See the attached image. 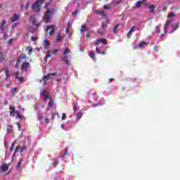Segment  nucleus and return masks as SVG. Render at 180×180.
Wrapping results in <instances>:
<instances>
[{
    "label": "nucleus",
    "instance_id": "nucleus-1",
    "mask_svg": "<svg viewBox=\"0 0 180 180\" xmlns=\"http://www.w3.org/2000/svg\"><path fill=\"white\" fill-rule=\"evenodd\" d=\"M41 94L45 101L49 100L48 107L46 108V111L49 112V110H50V108H53V106H54V101H53V98L50 97V92H49L47 90H43Z\"/></svg>",
    "mask_w": 180,
    "mask_h": 180
},
{
    "label": "nucleus",
    "instance_id": "nucleus-2",
    "mask_svg": "<svg viewBox=\"0 0 180 180\" xmlns=\"http://www.w3.org/2000/svg\"><path fill=\"white\" fill-rule=\"evenodd\" d=\"M44 4V0H38L32 4V10L34 12L39 13L41 11V5Z\"/></svg>",
    "mask_w": 180,
    "mask_h": 180
},
{
    "label": "nucleus",
    "instance_id": "nucleus-3",
    "mask_svg": "<svg viewBox=\"0 0 180 180\" xmlns=\"http://www.w3.org/2000/svg\"><path fill=\"white\" fill-rule=\"evenodd\" d=\"M71 53V49L66 48L65 49V50L63 51V56L64 58H62V61H63L64 63H65V64H67V65H70V60H68V56H67V54Z\"/></svg>",
    "mask_w": 180,
    "mask_h": 180
},
{
    "label": "nucleus",
    "instance_id": "nucleus-4",
    "mask_svg": "<svg viewBox=\"0 0 180 180\" xmlns=\"http://www.w3.org/2000/svg\"><path fill=\"white\" fill-rule=\"evenodd\" d=\"M57 72L49 73L46 75H44L42 77V81H47L49 79H53V77H56Z\"/></svg>",
    "mask_w": 180,
    "mask_h": 180
},
{
    "label": "nucleus",
    "instance_id": "nucleus-5",
    "mask_svg": "<svg viewBox=\"0 0 180 180\" xmlns=\"http://www.w3.org/2000/svg\"><path fill=\"white\" fill-rule=\"evenodd\" d=\"M30 67V63L29 62L22 63L20 70L22 72H27V68Z\"/></svg>",
    "mask_w": 180,
    "mask_h": 180
},
{
    "label": "nucleus",
    "instance_id": "nucleus-6",
    "mask_svg": "<svg viewBox=\"0 0 180 180\" xmlns=\"http://www.w3.org/2000/svg\"><path fill=\"white\" fill-rule=\"evenodd\" d=\"M51 15V11H50L49 10H47L45 13V16L44 18V21L45 22V23H49L50 22Z\"/></svg>",
    "mask_w": 180,
    "mask_h": 180
},
{
    "label": "nucleus",
    "instance_id": "nucleus-7",
    "mask_svg": "<svg viewBox=\"0 0 180 180\" xmlns=\"http://www.w3.org/2000/svg\"><path fill=\"white\" fill-rule=\"evenodd\" d=\"M96 13H97V15H101V16H103L104 18H105L107 23H109V18H108V15H106V13H105L104 11L98 10L96 11Z\"/></svg>",
    "mask_w": 180,
    "mask_h": 180
},
{
    "label": "nucleus",
    "instance_id": "nucleus-8",
    "mask_svg": "<svg viewBox=\"0 0 180 180\" xmlns=\"http://www.w3.org/2000/svg\"><path fill=\"white\" fill-rule=\"evenodd\" d=\"M23 58L25 59L27 58L26 53H21V55L18 57L16 62V67H18V64H20L22 63V60H23Z\"/></svg>",
    "mask_w": 180,
    "mask_h": 180
},
{
    "label": "nucleus",
    "instance_id": "nucleus-9",
    "mask_svg": "<svg viewBox=\"0 0 180 180\" xmlns=\"http://www.w3.org/2000/svg\"><path fill=\"white\" fill-rule=\"evenodd\" d=\"M49 29H50L49 36H52L54 33V30H56V26H54V25H48L46 27V30H49Z\"/></svg>",
    "mask_w": 180,
    "mask_h": 180
},
{
    "label": "nucleus",
    "instance_id": "nucleus-10",
    "mask_svg": "<svg viewBox=\"0 0 180 180\" xmlns=\"http://www.w3.org/2000/svg\"><path fill=\"white\" fill-rule=\"evenodd\" d=\"M9 168V165L4 163L0 167V172H4L5 171H8Z\"/></svg>",
    "mask_w": 180,
    "mask_h": 180
},
{
    "label": "nucleus",
    "instance_id": "nucleus-11",
    "mask_svg": "<svg viewBox=\"0 0 180 180\" xmlns=\"http://www.w3.org/2000/svg\"><path fill=\"white\" fill-rule=\"evenodd\" d=\"M9 110H10L9 113H10L11 117H15V112H18V110H15V107L13 106H10Z\"/></svg>",
    "mask_w": 180,
    "mask_h": 180
},
{
    "label": "nucleus",
    "instance_id": "nucleus-12",
    "mask_svg": "<svg viewBox=\"0 0 180 180\" xmlns=\"http://www.w3.org/2000/svg\"><path fill=\"white\" fill-rule=\"evenodd\" d=\"M6 25V20H4L0 25V30L5 32V25Z\"/></svg>",
    "mask_w": 180,
    "mask_h": 180
},
{
    "label": "nucleus",
    "instance_id": "nucleus-13",
    "mask_svg": "<svg viewBox=\"0 0 180 180\" xmlns=\"http://www.w3.org/2000/svg\"><path fill=\"white\" fill-rule=\"evenodd\" d=\"M31 18L32 19V25H35L36 27H39V24L37 23V20H36V17L31 16Z\"/></svg>",
    "mask_w": 180,
    "mask_h": 180
},
{
    "label": "nucleus",
    "instance_id": "nucleus-14",
    "mask_svg": "<svg viewBox=\"0 0 180 180\" xmlns=\"http://www.w3.org/2000/svg\"><path fill=\"white\" fill-rule=\"evenodd\" d=\"M16 20H19V15H18V13H15L13 18H11V22H16Z\"/></svg>",
    "mask_w": 180,
    "mask_h": 180
},
{
    "label": "nucleus",
    "instance_id": "nucleus-15",
    "mask_svg": "<svg viewBox=\"0 0 180 180\" xmlns=\"http://www.w3.org/2000/svg\"><path fill=\"white\" fill-rule=\"evenodd\" d=\"M108 25H109V23H108L107 21H106V22H101V29L103 30H106V29H108Z\"/></svg>",
    "mask_w": 180,
    "mask_h": 180
},
{
    "label": "nucleus",
    "instance_id": "nucleus-16",
    "mask_svg": "<svg viewBox=\"0 0 180 180\" xmlns=\"http://www.w3.org/2000/svg\"><path fill=\"white\" fill-rule=\"evenodd\" d=\"M171 22H172V20H169L165 23V27H164V32H165V33H167V29H168V26H169V23H171Z\"/></svg>",
    "mask_w": 180,
    "mask_h": 180
},
{
    "label": "nucleus",
    "instance_id": "nucleus-17",
    "mask_svg": "<svg viewBox=\"0 0 180 180\" xmlns=\"http://www.w3.org/2000/svg\"><path fill=\"white\" fill-rule=\"evenodd\" d=\"M179 27V22H177L176 25H172V30L170 32V33H174L176 29Z\"/></svg>",
    "mask_w": 180,
    "mask_h": 180
},
{
    "label": "nucleus",
    "instance_id": "nucleus-18",
    "mask_svg": "<svg viewBox=\"0 0 180 180\" xmlns=\"http://www.w3.org/2000/svg\"><path fill=\"white\" fill-rule=\"evenodd\" d=\"M96 41H101L102 44H108V41H106V39L105 38L98 39Z\"/></svg>",
    "mask_w": 180,
    "mask_h": 180
},
{
    "label": "nucleus",
    "instance_id": "nucleus-19",
    "mask_svg": "<svg viewBox=\"0 0 180 180\" xmlns=\"http://www.w3.org/2000/svg\"><path fill=\"white\" fill-rule=\"evenodd\" d=\"M70 28H71V23L68 22V25H67V27H66V29H65L66 34H68V33H70Z\"/></svg>",
    "mask_w": 180,
    "mask_h": 180
},
{
    "label": "nucleus",
    "instance_id": "nucleus-20",
    "mask_svg": "<svg viewBox=\"0 0 180 180\" xmlns=\"http://www.w3.org/2000/svg\"><path fill=\"white\" fill-rule=\"evenodd\" d=\"M148 8L150 9V12H151L152 13H154V11L155 10V6H154V4L149 5Z\"/></svg>",
    "mask_w": 180,
    "mask_h": 180
},
{
    "label": "nucleus",
    "instance_id": "nucleus-21",
    "mask_svg": "<svg viewBox=\"0 0 180 180\" xmlns=\"http://www.w3.org/2000/svg\"><path fill=\"white\" fill-rule=\"evenodd\" d=\"M147 44H148V43L146 42V41H143V42H141L138 44V46L140 48V49H143V46H147Z\"/></svg>",
    "mask_w": 180,
    "mask_h": 180
},
{
    "label": "nucleus",
    "instance_id": "nucleus-22",
    "mask_svg": "<svg viewBox=\"0 0 180 180\" xmlns=\"http://www.w3.org/2000/svg\"><path fill=\"white\" fill-rule=\"evenodd\" d=\"M27 51H28V54H32L33 53V49L32 46H27L26 48Z\"/></svg>",
    "mask_w": 180,
    "mask_h": 180
},
{
    "label": "nucleus",
    "instance_id": "nucleus-23",
    "mask_svg": "<svg viewBox=\"0 0 180 180\" xmlns=\"http://www.w3.org/2000/svg\"><path fill=\"white\" fill-rule=\"evenodd\" d=\"M15 115H16L17 119H20V120L23 119V116L21 115L20 113H19V112L18 111L15 112Z\"/></svg>",
    "mask_w": 180,
    "mask_h": 180
},
{
    "label": "nucleus",
    "instance_id": "nucleus-24",
    "mask_svg": "<svg viewBox=\"0 0 180 180\" xmlns=\"http://www.w3.org/2000/svg\"><path fill=\"white\" fill-rule=\"evenodd\" d=\"M120 27V24H117L113 28V32L116 34L117 33V27Z\"/></svg>",
    "mask_w": 180,
    "mask_h": 180
},
{
    "label": "nucleus",
    "instance_id": "nucleus-25",
    "mask_svg": "<svg viewBox=\"0 0 180 180\" xmlns=\"http://www.w3.org/2000/svg\"><path fill=\"white\" fill-rule=\"evenodd\" d=\"M16 144H18V141L15 140L13 144H12V146L11 148V151H13V150H15V146H16Z\"/></svg>",
    "mask_w": 180,
    "mask_h": 180
},
{
    "label": "nucleus",
    "instance_id": "nucleus-26",
    "mask_svg": "<svg viewBox=\"0 0 180 180\" xmlns=\"http://www.w3.org/2000/svg\"><path fill=\"white\" fill-rule=\"evenodd\" d=\"M7 133H13L12 125H8V127L7 128Z\"/></svg>",
    "mask_w": 180,
    "mask_h": 180
},
{
    "label": "nucleus",
    "instance_id": "nucleus-27",
    "mask_svg": "<svg viewBox=\"0 0 180 180\" xmlns=\"http://www.w3.org/2000/svg\"><path fill=\"white\" fill-rule=\"evenodd\" d=\"M57 165H58V160H54L53 162L52 163V166L56 168V167H57Z\"/></svg>",
    "mask_w": 180,
    "mask_h": 180
},
{
    "label": "nucleus",
    "instance_id": "nucleus-28",
    "mask_svg": "<svg viewBox=\"0 0 180 180\" xmlns=\"http://www.w3.org/2000/svg\"><path fill=\"white\" fill-rule=\"evenodd\" d=\"M67 154H68V148H66L65 149V153H63V155H60V157H65V155H67Z\"/></svg>",
    "mask_w": 180,
    "mask_h": 180
},
{
    "label": "nucleus",
    "instance_id": "nucleus-29",
    "mask_svg": "<svg viewBox=\"0 0 180 180\" xmlns=\"http://www.w3.org/2000/svg\"><path fill=\"white\" fill-rule=\"evenodd\" d=\"M21 149H22V146H18L15 148V153H20Z\"/></svg>",
    "mask_w": 180,
    "mask_h": 180
},
{
    "label": "nucleus",
    "instance_id": "nucleus-30",
    "mask_svg": "<svg viewBox=\"0 0 180 180\" xmlns=\"http://www.w3.org/2000/svg\"><path fill=\"white\" fill-rule=\"evenodd\" d=\"M23 161L22 158L20 159V161L17 163L16 167L19 168L20 167V165H22V162Z\"/></svg>",
    "mask_w": 180,
    "mask_h": 180
},
{
    "label": "nucleus",
    "instance_id": "nucleus-31",
    "mask_svg": "<svg viewBox=\"0 0 180 180\" xmlns=\"http://www.w3.org/2000/svg\"><path fill=\"white\" fill-rule=\"evenodd\" d=\"M141 1H137L136 4H135V5H136V8H141Z\"/></svg>",
    "mask_w": 180,
    "mask_h": 180
},
{
    "label": "nucleus",
    "instance_id": "nucleus-32",
    "mask_svg": "<svg viewBox=\"0 0 180 180\" xmlns=\"http://www.w3.org/2000/svg\"><path fill=\"white\" fill-rule=\"evenodd\" d=\"M17 79H18L19 82H20V84H23V82H25L24 79L25 78L22 77H19Z\"/></svg>",
    "mask_w": 180,
    "mask_h": 180
},
{
    "label": "nucleus",
    "instance_id": "nucleus-33",
    "mask_svg": "<svg viewBox=\"0 0 180 180\" xmlns=\"http://www.w3.org/2000/svg\"><path fill=\"white\" fill-rule=\"evenodd\" d=\"M18 92V89L16 87H14L11 89V93L13 94V95H15V94H16Z\"/></svg>",
    "mask_w": 180,
    "mask_h": 180
},
{
    "label": "nucleus",
    "instance_id": "nucleus-34",
    "mask_svg": "<svg viewBox=\"0 0 180 180\" xmlns=\"http://www.w3.org/2000/svg\"><path fill=\"white\" fill-rule=\"evenodd\" d=\"M81 117H82V112H79L77 113V120H79V119H81Z\"/></svg>",
    "mask_w": 180,
    "mask_h": 180
},
{
    "label": "nucleus",
    "instance_id": "nucleus-35",
    "mask_svg": "<svg viewBox=\"0 0 180 180\" xmlns=\"http://www.w3.org/2000/svg\"><path fill=\"white\" fill-rule=\"evenodd\" d=\"M5 60V58H4V54H2V52L0 51V63H1V61H4Z\"/></svg>",
    "mask_w": 180,
    "mask_h": 180
},
{
    "label": "nucleus",
    "instance_id": "nucleus-36",
    "mask_svg": "<svg viewBox=\"0 0 180 180\" xmlns=\"http://www.w3.org/2000/svg\"><path fill=\"white\" fill-rule=\"evenodd\" d=\"M89 56L91 57V58H95L96 57L95 53H94V51H90Z\"/></svg>",
    "mask_w": 180,
    "mask_h": 180
},
{
    "label": "nucleus",
    "instance_id": "nucleus-37",
    "mask_svg": "<svg viewBox=\"0 0 180 180\" xmlns=\"http://www.w3.org/2000/svg\"><path fill=\"white\" fill-rule=\"evenodd\" d=\"M4 70H5L6 77V78H8V77H9L8 67L4 68Z\"/></svg>",
    "mask_w": 180,
    "mask_h": 180
},
{
    "label": "nucleus",
    "instance_id": "nucleus-38",
    "mask_svg": "<svg viewBox=\"0 0 180 180\" xmlns=\"http://www.w3.org/2000/svg\"><path fill=\"white\" fill-rule=\"evenodd\" d=\"M84 30H86V25H82L80 32H84Z\"/></svg>",
    "mask_w": 180,
    "mask_h": 180
},
{
    "label": "nucleus",
    "instance_id": "nucleus-39",
    "mask_svg": "<svg viewBox=\"0 0 180 180\" xmlns=\"http://www.w3.org/2000/svg\"><path fill=\"white\" fill-rule=\"evenodd\" d=\"M131 31H129L127 34V39H130V37L131 36Z\"/></svg>",
    "mask_w": 180,
    "mask_h": 180
},
{
    "label": "nucleus",
    "instance_id": "nucleus-40",
    "mask_svg": "<svg viewBox=\"0 0 180 180\" xmlns=\"http://www.w3.org/2000/svg\"><path fill=\"white\" fill-rule=\"evenodd\" d=\"M61 40V37L60 36V33L58 34V36L56 37V41H60Z\"/></svg>",
    "mask_w": 180,
    "mask_h": 180
},
{
    "label": "nucleus",
    "instance_id": "nucleus-41",
    "mask_svg": "<svg viewBox=\"0 0 180 180\" xmlns=\"http://www.w3.org/2000/svg\"><path fill=\"white\" fill-rule=\"evenodd\" d=\"M155 30H156V32H157V33L159 34L160 33H161V31L160 30V28H159V27H155Z\"/></svg>",
    "mask_w": 180,
    "mask_h": 180
},
{
    "label": "nucleus",
    "instance_id": "nucleus-42",
    "mask_svg": "<svg viewBox=\"0 0 180 180\" xmlns=\"http://www.w3.org/2000/svg\"><path fill=\"white\" fill-rule=\"evenodd\" d=\"M3 33V37L4 39H6V37H8V35H6V32H5V31L2 32Z\"/></svg>",
    "mask_w": 180,
    "mask_h": 180
},
{
    "label": "nucleus",
    "instance_id": "nucleus-43",
    "mask_svg": "<svg viewBox=\"0 0 180 180\" xmlns=\"http://www.w3.org/2000/svg\"><path fill=\"white\" fill-rule=\"evenodd\" d=\"M134 29H136V27L135 26H132L129 30V32H135Z\"/></svg>",
    "mask_w": 180,
    "mask_h": 180
},
{
    "label": "nucleus",
    "instance_id": "nucleus-44",
    "mask_svg": "<svg viewBox=\"0 0 180 180\" xmlns=\"http://www.w3.org/2000/svg\"><path fill=\"white\" fill-rule=\"evenodd\" d=\"M45 123H46V124H49V123H50V120L47 117H45Z\"/></svg>",
    "mask_w": 180,
    "mask_h": 180
},
{
    "label": "nucleus",
    "instance_id": "nucleus-45",
    "mask_svg": "<svg viewBox=\"0 0 180 180\" xmlns=\"http://www.w3.org/2000/svg\"><path fill=\"white\" fill-rule=\"evenodd\" d=\"M30 40H32V41H36V40H37V37H31Z\"/></svg>",
    "mask_w": 180,
    "mask_h": 180
},
{
    "label": "nucleus",
    "instance_id": "nucleus-46",
    "mask_svg": "<svg viewBox=\"0 0 180 180\" xmlns=\"http://www.w3.org/2000/svg\"><path fill=\"white\" fill-rule=\"evenodd\" d=\"M65 117H66L65 113L63 112V113L62 114V118H61L62 120H65Z\"/></svg>",
    "mask_w": 180,
    "mask_h": 180
},
{
    "label": "nucleus",
    "instance_id": "nucleus-47",
    "mask_svg": "<svg viewBox=\"0 0 180 180\" xmlns=\"http://www.w3.org/2000/svg\"><path fill=\"white\" fill-rule=\"evenodd\" d=\"M59 50L58 49H54L52 53L53 54H57V53H58Z\"/></svg>",
    "mask_w": 180,
    "mask_h": 180
},
{
    "label": "nucleus",
    "instance_id": "nucleus-48",
    "mask_svg": "<svg viewBox=\"0 0 180 180\" xmlns=\"http://www.w3.org/2000/svg\"><path fill=\"white\" fill-rule=\"evenodd\" d=\"M78 12H79V10L77 8L76 11L72 13V15H78Z\"/></svg>",
    "mask_w": 180,
    "mask_h": 180
},
{
    "label": "nucleus",
    "instance_id": "nucleus-49",
    "mask_svg": "<svg viewBox=\"0 0 180 180\" xmlns=\"http://www.w3.org/2000/svg\"><path fill=\"white\" fill-rule=\"evenodd\" d=\"M172 16H175V13H169V14L168 15V17H169V18H172Z\"/></svg>",
    "mask_w": 180,
    "mask_h": 180
},
{
    "label": "nucleus",
    "instance_id": "nucleus-50",
    "mask_svg": "<svg viewBox=\"0 0 180 180\" xmlns=\"http://www.w3.org/2000/svg\"><path fill=\"white\" fill-rule=\"evenodd\" d=\"M104 9L109 10V9H110V6H109L108 5H105L104 6Z\"/></svg>",
    "mask_w": 180,
    "mask_h": 180
},
{
    "label": "nucleus",
    "instance_id": "nucleus-51",
    "mask_svg": "<svg viewBox=\"0 0 180 180\" xmlns=\"http://www.w3.org/2000/svg\"><path fill=\"white\" fill-rule=\"evenodd\" d=\"M96 50L98 54H102V52H101V51H99V49L98 47H96Z\"/></svg>",
    "mask_w": 180,
    "mask_h": 180
},
{
    "label": "nucleus",
    "instance_id": "nucleus-52",
    "mask_svg": "<svg viewBox=\"0 0 180 180\" xmlns=\"http://www.w3.org/2000/svg\"><path fill=\"white\" fill-rule=\"evenodd\" d=\"M15 77L16 79H18V77H19V72H17L15 73Z\"/></svg>",
    "mask_w": 180,
    "mask_h": 180
},
{
    "label": "nucleus",
    "instance_id": "nucleus-53",
    "mask_svg": "<svg viewBox=\"0 0 180 180\" xmlns=\"http://www.w3.org/2000/svg\"><path fill=\"white\" fill-rule=\"evenodd\" d=\"M44 44H45V46H49V41L45 40V41H44Z\"/></svg>",
    "mask_w": 180,
    "mask_h": 180
},
{
    "label": "nucleus",
    "instance_id": "nucleus-54",
    "mask_svg": "<svg viewBox=\"0 0 180 180\" xmlns=\"http://www.w3.org/2000/svg\"><path fill=\"white\" fill-rule=\"evenodd\" d=\"M46 57H47V58H50V57H51V54H50V53H48Z\"/></svg>",
    "mask_w": 180,
    "mask_h": 180
},
{
    "label": "nucleus",
    "instance_id": "nucleus-55",
    "mask_svg": "<svg viewBox=\"0 0 180 180\" xmlns=\"http://www.w3.org/2000/svg\"><path fill=\"white\" fill-rule=\"evenodd\" d=\"M12 40H13V39H10L7 41L8 44H11L12 43Z\"/></svg>",
    "mask_w": 180,
    "mask_h": 180
},
{
    "label": "nucleus",
    "instance_id": "nucleus-56",
    "mask_svg": "<svg viewBox=\"0 0 180 180\" xmlns=\"http://www.w3.org/2000/svg\"><path fill=\"white\" fill-rule=\"evenodd\" d=\"M26 146H24L23 147H22V150H21V153H23V151H25V150H26Z\"/></svg>",
    "mask_w": 180,
    "mask_h": 180
},
{
    "label": "nucleus",
    "instance_id": "nucleus-57",
    "mask_svg": "<svg viewBox=\"0 0 180 180\" xmlns=\"http://www.w3.org/2000/svg\"><path fill=\"white\" fill-rule=\"evenodd\" d=\"M17 128L18 130H20V124H19L18 122H17Z\"/></svg>",
    "mask_w": 180,
    "mask_h": 180
},
{
    "label": "nucleus",
    "instance_id": "nucleus-58",
    "mask_svg": "<svg viewBox=\"0 0 180 180\" xmlns=\"http://www.w3.org/2000/svg\"><path fill=\"white\" fill-rule=\"evenodd\" d=\"M154 50H155V51H158V46H155L154 47Z\"/></svg>",
    "mask_w": 180,
    "mask_h": 180
},
{
    "label": "nucleus",
    "instance_id": "nucleus-59",
    "mask_svg": "<svg viewBox=\"0 0 180 180\" xmlns=\"http://www.w3.org/2000/svg\"><path fill=\"white\" fill-rule=\"evenodd\" d=\"M142 5H146V0H142V1H141Z\"/></svg>",
    "mask_w": 180,
    "mask_h": 180
},
{
    "label": "nucleus",
    "instance_id": "nucleus-60",
    "mask_svg": "<svg viewBox=\"0 0 180 180\" xmlns=\"http://www.w3.org/2000/svg\"><path fill=\"white\" fill-rule=\"evenodd\" d=\"M51 120H54V114H51Z\"/></svg>",
    "mask_w": 180,
    "mask_h": 180
},
{
    "label": "nucleus",
    "instance_id": "nucleus-61",
    "mask_svg": "<svg viewBox=\"0 0 180 180\" xmlns=\"http://www.w3.org/2000/svg\"><path fill=\"white\" fill-rule=\"evenodd\" d=\"M15 157H16V152H14V153L13 155V158H15Z\"/></svg>",
    "mask_w": 180,
    "mask_h": 180
},
{
    "label": "nucleus",
    "instance_id": "nucleus-62",
    "mask_svg": "<svg viewBox=\"0 0 180 180\" xmlns=\"http://www.w3.org/2000/svg\"><path fill=\"white\" fill-rule=\"evenodd\" d=\"M47 61H49V58L45 57V63H47Z\"/></svg>",
    "mask_w": 180,
    "mask_h": 180
},
{
    "label": "nucleus",
    "instance_id": "nucleus-63",
    "mask_svg": "<svg viewBox=\"0 0 180 180\" xmlns=\"http://www.w3.org/2000/svg\"><path fill=\"white\" fill-rule=\"evenodd\" d=\"M101 54L105 55V54H106V52L103 51V52H101Z\"/></svg>",
    "mask_w": 180,
    "mask_h": 180
},
{
    "label": "nucleus",
    "instance_id": "nucleus-64",
    "mask_svg": "<svg viewBox=\"0 0 180 180\" xmlns=\"http://www.w3.org/2000/svg\"><path fill=\"white\" fill-rule=\"evenodd\" d=\"M109 81H110V82H112V81H113V79L110 78V79H109Z\"/></svg>",
    "mask_w": 180,
    "mask_h": 180
}]
</instances>
